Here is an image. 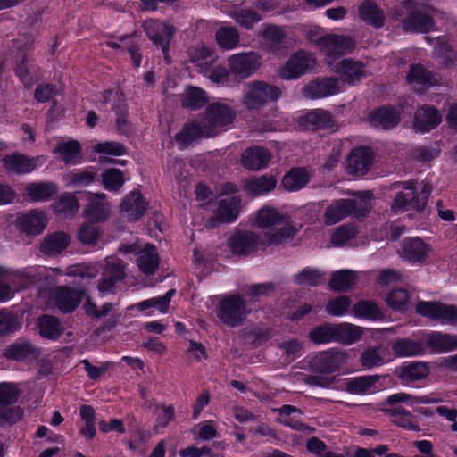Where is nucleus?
<instances>
[{
  "mask_svg": "<svg viewBox=\"0 0 457 457\" xmlns=\"http://www.w3.org/2000/svg\"><path fill=\"white\" fill-rule=\"evenodd\" d=\"M355 317L372 321L382 320L385 315L374 301L360 300L353 307Z\"/></svg>",
  "mask_w": 457,
  "mask_h": 457,
  "instance_id": "nucleus-49",
  "label": "nucleus"
},
{
  "mask_svg": "<svg viewBox=\"0 0 457 457\" xmlns=\"http://www.w3.org/2000/svg\"><path fill=\"white\" fill-rule=\"evenodd\" d=\"M58 193V186L53 181H35L27 184L25 194L33 203L50 201Z\"/></svg>",
  "mask_w": 457,
  "mask_h": 457,
  "instance_id": "nucleus-37",
  "label": "nucleus"
},
{
  "mask_svg": "<svg viewBox=\"0 0 457 457\" xmlns=\"http://www.w3.org/2000/svg\"><path fill=\"white\" fill-rule=\"evenodd\" d=\"M346 361V354L336 348L321 351L306 359L309 370L319 374L337 371Z\"/></svg>",
  "mask_w": 457,
  "mask_h": 457,
  "instance_id": "nucleus-10",
  "label": "nucleus"
},
{
  "mask_svg": "<svg viewBox=\"0 0 457 457\" xmlns=\"http://www.w3.org/2000/svg\"><path fill=\"white\" fill-rule=\"evenodd\" d=\"M295 233L296 230L293 226H284L274 233H265L261 245L262 246L280 245L287 239L294 237Z\"/></svg>",
  "mask_w": 457,
  "mask_h": 457,
  "instance_id": "nucleus-58",
  "label": "nucleus"
},
{
  "mask_svg": "<svg viewBox=\"0 0 457 457\" xmlns=\"http://www.w3.org/2000/svg\"><path fill=\"white\" fill-rule=\"evenodd\" d=\"M38 350L29 341L19 339L8 345L3 351V357L7 360L24 361L37 358Z\"/></svg>",
  "mask_w": 457,
  "mask_h": 457,
  "instance_id": "nucleus-36",
  "label": "nucleus"
},
{
  "mask_svg": "<svg viewBox=\"0 0 457 457\" xmlns=\"http://www.w3.org/2000/svg\"><path fill=\"white\" fill-rule=\"evenodd\" d=\"M407 192H398L392 203L391 211L395 214H400L404 212L413 210L422 212L428 201L431 194V187L424 185L420 192H418L412 184L406 187Z\"/></svg>",
  "mask_w": 457,
  "mask_h": 457,
  "instance_id": "nucleus-8",
  "label": "nucleus"
},
{
  "mask_svg": "<svg viewBox=\"0 0 457 457\" xmlns=\"http://www.w3.org/2000/svg\"><path fill=\"white\" fill-rule=\"evenodd\" d=\"M84 291L69 287H60L54 293V302L62 313L72 312L81 303Z\"/></svg>",
  "mask_w": 457,
  "mask_h": 457,
  "instance_id": "nucleus-31",
  "label": "nucleus"
},
{
  "mask_svg": "<svg viewBox=\"0 0 457 457\" xmlns=\"http://www.w3.org/2000/svg\"><path fill=\"white\" fill-rule=\"evenodd\" d=\"M345 389L353 395L374 394L397 385L391 374L363 375L345 379Z\"/></svg>",
  "mask_w": 457,
  "mask_h": 457,
  "instance_id": "nucleus-7",
  "label": "nucleus"
},
{
  "mask_svg": "<svg viewBox=\"0 0 457 457\" xmlns=\"http://www.w3.org/2000/svg\"><path fill=\"white\" fill-rule=\"evenodd\" d=\"M350 306V298L346 295H339L328 302L325 311L331 316L341 317L348 312Z\"/></svg>",
  "mask_w": 457,
  "mask_h": 457,
  "instance_id": "nucleus-63",
  "label": "nucleus"
},
{
  "mask_svg": "<svg viewBox=\"0 0 457 457\" xmlns=\"http://www.w3.org/2000/svg\"><path fill=\"white\" fill-rule=\"evenodd\" d=\"M112 110L115 113V126L118 133L129 136L132 132V125L129 120V105L125 94L118 92L116 98L112 103Z\"/></svg>",
  "mask_w": 457,
  "mask_h": 457,
  "instance_id": "nucleus-33",
  "label": "nucleus"
},
{
  "mask_svg": "<svg viewBox=\"0 0 457 457\" xmlns=\"http://www.w3.org/2000/svg\"><path fill=\"white\" fill-rule=\"evenodd\" d=\"M431 250V245L420 237H407L403 242L400 256L412 265H420L426 262Z\"/></svg>",
  "mask_w": 457,
  "mask_h": 457,
  "instance_id": "nucleus-17",
  "label": "nucleus"
},
{
  "mask_svg": "<svg viewBox=\"0 0 457 457\" xmlns=\"http://www.w3.org/2000/svg\"><path fill=\"white\" fill-rule=\"evenodd\" d=\"M237 118V110L225 99L210 103L204 112L205 129L215 137L218 129L231 125Z\"/></svg>",
  "mask_w": 457,
  "mask_h": 457,
  "instance_id": "nucleus-4",
  "label": "nucleus"
},
{
  "mask_svg": "<svg viewBox=\"0 0 457 457\" xmlns=\"http://www.w3.org/2000/svg\"><path fill=\"white\" fill-rule=\"evenodd\" d=\"M311 54L300 50L293 54L280 70V77L284 79H296L305 74L314 64Z\"/></svg>",
  "mask_w": 457,
  "mask_h": 457,
  "instance_id": "nucleus-14",
  "label": "nucleus"
},
{
  "mask_svg": "<svg viewBox=\"0 0 457 457\" xmlns=\"http://www.w3.org/2000/svg\"><path fill=\"white\" fill-rule=\"evenodd\" d=\"M361 335V328L351 323L334 324L325 322L311 329L308 334V339L317 345L329 343H340L349 345L359 341Z\"/></svg>",
  "mask_w": 457,
  "mask_h": 457,
  "instance_id": "nucleus-1",
  "label": "nucleus"
},
{
  "mask_svg": "<svg viewBox=\"0 0 457 457\" xmlns=\"http://www.w3.org/2000/svg\"><path fill=\"white\" fill-rule=\"evenodd\" d=\"M368 212L369 209L364 197L360 201L350 198L337 199L327 207L324 222L326 225H334L352 214L359 218L366 217Z\"/></svg>",
  "mask_w": 457,
  "mask_h": 457,
  "instance_id": "nucleus-6",
  "label": "nucleus"
},
{
  "mask_svg": "<svg viewBox=\"0 0 457 457\" xmlns=\"http://www.w3.org/2000/svg\"><path fill=\"white\" fill-rule=\"evenodd\" d=\"M40 156H29L20 152L4 155L1 162L4 169L16 175L29 174L40 165Z\"/></svg>",
  "mask_w": 457,
  "mask_h": 457,
  "instance_id": "nucleus-15",
  "label": "nucleus"
},
{
  "mask_svg": "<svg viewBox=\"0 0 457 457\" xmlns=\"http://www.w3.org/2000/svg\"><path fill=\"white\" fill-rule=\"evenodd\" d=\"M373 160L374 154L370 147H355L347 157L348 172L355 176H363L370 170Z\"/></svg>",
  "mask_w": 457,
  "mask_h": 457,
  "instance_id": "nucleus-18",
  "label": "nucleus"
},
{
  "mask_svg": "<svg viewBox=\"0 0 457 457\" xmlns=\"http://www.w3.org/2000/svg\"><path fill=\"white\" fill-rule=\"evenodd\" d=\"M21 328L19 318L16 314L5 309L0 310V336H8L16 332Z\"/></svg>",
  "mask_w": 457,
  "mask_h": 457,
  "instance_id": "nucleus-62",
  "label": "nucleus"
},
{
  "mask_svg": "<svg viewBox=\"0 0 457 457\" xmlns=\"http://www.w3.org/2000/svg\"><path fill=\"white\" fill-rule=\"evenodd\" d=\"M406 79L408 83L420 85L423 88H429L436 84L433 73L420 63L410 65Z\"/></svg>",
  "mask_w": 457,
  "mask_h": 457,
  "instance_id": "nucleus-46",
  "label": "nucleus"
},
{
  "mask_svg": "<svg viewBox=\"0 0 457 457\" xmlns=\"http://www.w3.org/2000/svg\"><path fill=\"white\" fill-rule=\"evenodd\" d=\"M124 278L125 271L122 265L119 263L107 265L103 270L97 288L104 294L112 292L117 282L121 281Z\"/></svg>",
  "mask_w": 457,
  "mask_h": 457,
  "instance_id": "nucleus-44",
  "label": "nucleus"
},
{
  "mask_svg": "<svg viewBox=\"0 0 457 457\" xmlns=\"http://www.w3.org/2000/svg\"><path fill=\"white\" fill-rule=\"evenodd\" d=\"M228 244L233 254L247 256L258 251L262 238L254 232L239 229L229 237Z\"/></svg>",
  "mask_w": 457,
  "mask_h": 457,
  "instance_id": "nucleus-13",
  "label": "nucleus"
},
{
  "mask_svg": "<svg viewBox=\"0 0 457 457\" xmlns=\"http://www.w3.org/2000/svg\"><path fill=\"white\" fill-rule=\"evenodd\" d=\"M241 200L237 196H230L220 199L218 203L214 216L209 220L211 226L214 227L221 223H233L239 216Z\"/></svg>",
  "mask_w": 457,
  "mask_h": 457,
  "instance_id": "nucleus-20",
  "label": "nucleus"
},
{
  "mask_svg": "<svg viewBox=\"0 0 457 457\" xmlns=\"http://www.w3.org/2000/svg\"><path fill=\"white\" fill-rule=\"evenodd\" d=\"M134 35L135 33L125 34L120 36L118 39L125 45V51L129 54L133 67L138 69L141 66L143 59L142 46L139 40L133 38Z\"/></svg>",
  "mask_w": 457,
  "mask_h": 457,
  "instance_id": "nucleus-55",
  "label": "nucleus"
},
{
  "mask_svg": "<svg viewBox=\"0 0 457 457\" xmlns=\"http://www.w3.org/2000/svg\"><path fill=\"white\" fill-rule=\"evenodd\" d=\"M389 406L383 408L382 411L391 418L392 424L408 431L421 430L416 417L410 411L397 404Z\"/></svg>",
  "mask_w": 457,
  "mask_h": 457,
  "instance_id": "nucleus-32",
  "label": "nucleus"
},
{
  "mask_svg": "<svg viewBox=\"0 0 457 457\" xmlns=\"http://www.w3.org/2000/svg\"><path fill=\"white\" fill-rule=\"evenodd\" d=\"M230 16L241 28L247 30L252 29L262 20V16L252 9H240Z\"/></svg>",
  "mask_w": 457,
  "mask_h": 457,
  "instance_id": "nucleus-60",
  "label": "nucleus"
},
{
  "mask_svg": "<svg viewBox=\"0 0 457 457\" xmlns=\"http://www.w3.org/2000/svg\"><path fill=\"white\" fill-rule=\"evenodd\" d=\"M283 221L284 215L270 206H264L260 209L256 216V224L258 228H268L274 225L281 224Z\"/></svg>",
  "mask_w": 457,
  "mask_h": 457,
  "instance_id": "nucleus-57",
  "label": "nucleus"
},
{
  "mask_svg": "<svg viewBox=\"0 0 457 457\" xmlns=\"http://www.w3.org/2000/svg\"><path fill=\"white\" fill-rule=\"evenodd\" d=\"M440 400L435 398L431 395H422V396H415L404 392L395 393L390 395L386 397L384 402L386 405H395L398 403H406L409 406H413L414 404H430L438 403Z\"/></svg>",
  "mask_w": 457,
  "mask_h": 457,
  "instance_id": "nucleus-51",
  "label": "nucleus"
},
{
  "mask_svg": "<svg viewBox=\"0 0 457 457\" xmlns=\"http://www.w3.org/2000/svg\"><path fill=\"white\" fill-rule=\"evenodd\" d=\"M54 153L62 156L65 164L77 165L80 163L82 159L81 145L74 139L58 143L54 148Z\"/></svg>",
  "mask_w": 457,
  "mask_h": 457,
  "instance_id": "nucleus-45",
  "label": "nucleus"
},
{
  "mask_svg": "<svg viewBox=\"0 0 457 457\" xmlns=\"http://www.w3.org/2000/svg\"><path fill=\"white\" fill-rule=\"evenodd\" d=\"M369 118L374 127L390 129L398 125L401 120V114L395 106L388 104L373 110Z\"/></svg>",
  "mask_w": 457,
  "mask_h": 457,
  "instance_id": "nucleus-35",
  "label": "nucleus"
},
{
  "mask_svg": "<svg viewBox=\"0 0 457 457\" xmlns=\"http://www.w3.org/2000/svg\"><path fill=\"white\" fill-rule=\"evenodd\" d=\"M416 310L423 317L439 320L450 325H457V305L445 304L441 302L420 301L418 303Z\"/></svg>",
  "mask_w": 457,
  "mask_h": 457,
  "instance_id": "nucleus-11",
  "label": "nucleus"
},
{
  "mask_svg": "<svg viewBox=\"0 0 457 457\" xmlns=\"http://www.w3.org/2000/svg\"><path fill=\"white\" fill-rule=\"evenodd\" d=\"M392 350L396 356L407 357L420 355L424 352L423 345L420 342L409 337L397 339L392 345Z\"/></svg>",
  "mask_w": 457,
  "mask_h": 457,
  "instance_id": "nucleus-54",
  "label": "nucleus"
},
{
  "mask_svg": "<svg viewBox=\"0 0 457 457\" xmlns=\"http://www.w3.org/2000/svg\"><path fill=\"white\" fill-rule=\"evenodd\" d=\"M70 244V237L62 232H54L45 237L40 244V252L48 256L62 253Z\"/></svg>",
  "mask_w": 457,
  "mask_h": 457,
  "instance_id": "nucleus-42",
  "label": "nucleus"
},
{
  "mask_svg": "<svg viewBox=\"0 0 457 457\" xmlns=\"http://www.w3.org/2000/svg\"><path fill=\"white\" fill-rule=\"evenodd\" d=\"M250 313L246 300L239 294L224 295L216 309L219 320L230 328L243 325Z\"/></svg>",
  "mask_w": 457,
  "mask_h": 457,
  "instance_id": "nucleus-3",
  "label": "nucleus"
},
{
  "mask_svg": "<svg viewBox=\"0 0 457 457\" xmlns=\"http://www.w3.org/2000/svg\"><path fill=\"white\" fill-rule=\"evenodd\" d=\"M259 64V57L253 52L235 54L228 58L229 71L241 79L250 77Z\"/></svg>",
  "mask_w": 457,
  "mask_h": 457,
  "instance_id": "nucleus-22",
  "label": "nucleus"
},
{
  "mask_svg": "<svg viewBox=\"0 0 457 457\" xmlns=\"http://www.w3.org/2000/svg\"><path fill=\"white\" fill-rule=\"evenodd\" d=\"M299 126L305 130L317 131L331 129L334 120L330 112L324 109H312L298 118Z\"/></svg>",
  "mask_w": 457,
  "mask_h": 457,
  "instance_id": "nucleus-24",
  "label": "nucleus"
},
{
  "mask_svg": "<svg viewBox=\"0 0 457 457\" xmlns=\"http://www.w3.org/2000/svg\"><path fill=\"white\" fill-rule=\"evenodd\" d=\"M148 202L139 190H133L127 194L120 203V212L126 215L130 222L140 220L148 208Z\"/></svg>",
  "mask_w": 457,
  "mask_h": 457,
  "instance_id": "nucleus-19",
  "label": "nucleus"
},
{
  "mask_svg": "<svg viewBox=\"0 0 457 457\" xmlns=\"http://www.w3.org/2000/svg\"><path fill=\"white\" fill-rule=\"evenodd\" d=\"M311 180V174L305 167L291 168L281 179V185L288 192L304 188Z\"/></svg>",
  "mask_w": 457,
  "mask_h": 457,
  "instance_id": "nucleus-40",
  "label": "nucleus"
},
{
  "mask_svg": "<svg viewBox=\"0 0 457 457\" xmlns=\"http://www.w3.org/2000/svg\"><path fill=\"white\" fill-rule=\"evenodd\" d=\"M430 373V368L424 361L403 362L395 368L393 378H397L403 385H409L426 378Z\"/></svg>",
  "mask_w": 457,
  "mask_h": 457,
  "instance_id": "nucleus-25",
  "label": "nucleus"
},
{
  "mask_svg": "<svg viewBox=\"0 0 457 457\" xmlns=\"http://www.w3.org/2000/svg\"><path fill=\"white\" fill-rule=\"evenodd\" d=\"M338 79L334 77L317 78L303 87V94L311 99H320L339 93Z\"/></svg>",
  "mask_w": 457,
  "mask_h": 457,
  "instance_id": "nucleus-26",
  "label": "nucleus"
},
{
  "mask_svg": "<svg viewBox=\"0 0 457 457\" xmlns=\"http://www.w3.org/2000/svg\"><path fill=\"white\" fill-rule=\"evenodd\" d=\"M409 293L404 288L391 290L386 298V304L395 312H404L408 308Z\"/></svg>",
  "mask_w": 457,
  "mask_h": 457,
  "instance_id": "nucleus-59",
  "label": "nucleus"
},
{
  "mask_svg": "<svg viewBox=\"0 0 457 457\" xmlns=\"http://www.w3.org/2000/svg\"><path fill=\"white\" fill-rule=\"evenodd\" d=\"M215 40L222 50H233L239 46L240 35L235 27H220L215 32Z\"/></svg>",
  "mask_w": 457,
  "mask_h": 457,
  "instance_id": "nucleus-50",
  "label": "nucleus"
},
{
  "mask_svg": "<svg viewBox=\"0 0 457 457\" xmlns=\"http://www.w3.org/2000/svg\"><path fill=\"white\" fill-rule=\"evenodd\" d=\"M17 230L26 236H38L47 226V218L43 211L33 209L17 215L14 221Z\"/></svg>",
  "mask_w": 457,
  "mask_h": 457,
  "instance_id": "nucleus-12",
  "label": "nucleus"
},
{
  "mask_svg": "<svg viewBox=\"0 0 457 457\" xmlns=\"http://www.w3.org/2000/svg\"><path fill=\"white\" fill-rule=\"evenodd\" d=\"M97 169L87 166L83 170L74 171L71 175L70 184L74 187H87L96 181Z\"/></svg>",
  "mask_w": 457,
  "mask_h": 457,
  "instance_id": "nucleus-61",
  "label": "nucleus"
},
{
  "mask_svg": "<svg viewBox=\"0 0 457 457\" xmlns=\"http://www.w3.org/2000/svg\"><path fill=\"white\" fill-rule=\"evenodd\" d=\"M188 57L190 62L197 67L198 72L202 75H207L208 71L218 59L216 50L205 45L189 48Z\"/></svg>",
  "mask_w": 457,
  "mask_h": 457,
  "instance_id": "nucleus-29",
  "label": "nucleus"
},
{
  "mask_svg": "<svg viewBox=\"0 0 457 457\" xmlns=\"http://www.w3.org/2000/svg\"><path fill=\"white\" fill-rule=\"evenodd\" d=\"M277 186V180L272 175H262L245 181V190L253 195H265L273 190Z\"/></svg>",
  "mask_w": 457,
  "mask_h": 457,
  "instance_id": "nucleus-47",
  "label": "nucleus"
},
{
  "mask_svg": "<svg viewBox=\"0 0 457 457\" xmlns=\"http://www.w3.org/2000/svg\"><path fill=\"white\" fill-rule=\"evenodd\" d=\"M38 332L41 337L56 341L63 334V328L58 318L43 314L37 320Z\"/></svg>",
  "mask_w": 457,
  "mask_h": 457,
  "instance_id": "nucleus-43",
  "label": "nucleus"
},
{
  "mask_svg": "<svg viewBox=\"0 0 457 457\" xmlns=\"http://www.w3.org/2000/svg\"><path fill=\"white\" fill-rule=\"evenodd\" d=\"M83 214L92 224L106 221L110 216V206L106 202V195L104 193L93 195L88 199Z\"/></svg>",
  "mask_w": 457,
  "mask_h": 457,
  "instance_id": "nucleus-27",
  "label": "nucleus"
},
{
  "mask_svg": "<svg viewBox=\"0 0 457 457\" xmlns=\"http://www.w3.org/2000/svg\"><path fill=\"white\" fill-rule=\"evenodd\" d=\"M203 137H212L211 133L195 120L186 122L181 130L174 136L179 149L188 148L194 142Z\"/></svg>",
  "mask_w": 457,
  "mask_h": 457,
  "instance_id": "nucleus-28",
  "label": "nucleus"
},
{
  "mask_svg": "<svg viewBox=\"0 0 457 457\" xmlns=\"http://www.w3.org/2000/svg\"><path fill=\"white\" fill-rule=\"evenodd\" d=\"M360 362L362 367L372 369L384 364V358L378 347H370L365 349L360 357Z\"/></svg>",
  "mask_w": 457,
  "mask_h": 457,
  "instance_id": "nucleus-64",
  "label": "nucleus"
},
{
  "mask_svg": "<svg viewBox=\"0 0 457 457\" xmlns=\"http://www.w3.org/2000/svg\"><path fill=\"white\" fill-rule=\"evenodd\" d=\"M337 72L341 80L351 86L359 83L366 76L364 63L351 58L344 59L338 64Z\"/></svg>",
  "mask_w": 457,
  "mask_h": 457,
  "instance_id": "nucleus-38",
  "label": "nucleus"
},
{
  "mask_svg": "<svg viewBox=\"0 0 457 457\" xmlns=\"http://www.w3.org/2000/svg\"><path fill=\"white\" fill-rule=\"evenodd\" d=\"M13 71L23 87L29 89L39 79L41 69L26 53H22L15 56Z\"/></svg>",
  "mask_w": 457,
  "mask_h": 457,
  "instance_id": "nucleus-16",
  "label": "nucleus"
},
{
  "mask_svg": "<svg viewBox=\"0 0 457 457\" xmlns=\"http://www.w3.org/2000/svg\"><path fill=\"white\" fill-rule=\"evenodd\" d=\"M359 15L366 24L375 29H380L385 25V13L372 0H364L361 3L359 7Z\"/></svg>",
  "mask_w": 457,
  "mask_h": 457,
  "instance_id": "nucleus-41",
  "label": "nucleus"
},
{
  "mask_svg": "<svg viewBox=\"0 0 457 457\" xmlns=\"http://www.w3.org/2000/svg\"><path fill=\"white\" fill-rule=\"evenodd\" d=\"M102 184L109 192L119 191L125 184L124 173L118 168H109L103 171Z\"/></svg>",
  "mask_w": 457,
  "mask_h": 457,
  "instance_id": "nucleus-56",
  "label": "nucleus"
},
{
  "mask_svg": "<svg viewBox=\"0 0 457 457\" xmlns=\"http://www.w3.org/2000/svg\"><path fill=\"white\" fill-rule=\"evenodd\" d=\"M271 156L270 151L266 147L253 145L243 152L241 161L245 169L260 170L269 165Z\"/></svg>",
  "mask_w": 457,
  "mask_h": 457,
  "instance_id": "nucleus-30",
  "label": "nucleus"
},
{
  "mask_svg": "<svg viewBox=\"0 0 457 457\" xmlns=\"http://www.w3.org/2000/svg\"><path fill=\"white\" fill-rule=\"evenodd\" d=\"M407 16L401 21L405 33L428 34L436 29V21L425 5L418 0H404L402 3Z\"/></svg>",
  "mask_w": 457,
  "mask_h": 457,
  "instance_id": "nucleus-2",
  "label": "nucleus"
},
{
  "mask_svg": "<svg viewBox=\"0 0 457 457\" xmlns=\"http://www.w3.org/2000/svg\"><path fill=\"white\" fill-rule=\"evenodd\" d=\"M136 262L139 270L145 276L154 275L160 264V256L155 245L146 244L137 253Z\"/></svg>",
  "mask_w": 457,
  "mask_h": 457,
  "instance_id": "nucleus-39",
  "label": "nucleus"
},
{
  "mask_svg": "<svg viewBox=\"0 0 457 457\" xmlns=\"http://www.w3.org/2000/svg\"><path fill=\"white\" fill-rule=\"evenodd\" d=\"M320 43L326 55L334 60L352 52L355 47L354 41L348 36L327 35L320 37Z\"/></svg>",
  "mask_w": 457,
  "mask_h": 457,
  "instance_id": "nucleus-23",
  "label": "nucleus"
},
{
  "mask_svg": "<svg viewBox=\"0 0 457 457\" xmlns=\"http://www.w3.org/2000/svg\"><path fill=\"white\" fill-rule=\"evenodd\" d=\"M426 346L435 353L453 352L457 349V337L440 331H429L424 336Z\"/></svg>",
  "mask_w": 457,
  "mask_h": 457,
  "instance_id": "nucleus-34",
  "label": "nucleus"
},
{
  "mask_svg": "<svg viewBox=\"0 0 457 457\" xmlns=\"http://www.w3.org/2000/svg\"><path fill=\"white\" fill-rule=\"evenodd\" d=\"M324 276L325 273L318 268L304 267L294 275V282L299 286L315 287L323 283Z\"/></svg>",
  "mask_w": 457,
  "mask_h": 457,
  "instance_id": "nucleus-53",
  "label": "nucleus"
},
{
  "mask_svg": "<svg viewBox=\"0 0 457 457\" xmlns=\"http://www.w3.org/2000/svg\"><path fill=\"white\" fill-rule=\"evenodd\" d=\"M441 122L442 114L434 105L426 104L415 112L413 125L419 132L428 133L437 128Z\"/></svg>",
  "mask_w": 457,
  "mask_h": 457,
  "instance_id": "nucleus-21",
  "label": "nucleus"
},
{
  "mask_svg": "<svg viewBox=\"0 0 457 457\" xmlns=\"http://www.w3.org/2000/svg\"><path fill=\"white\" fill-rule=\"evenodd\" d=\"M208 103L207 93L197 87H188L181 99V104L184 108L190 111H197Z\"/></svg>",
  "mask_w": 457,
  "mask_h": 457,
  "instance_id": "nucleus-48",
  "label": "nucleus"
},
{
  "mask_svg": "<svg viewBox=\"0 0 457 457\" xmlns=\"http://www.w3.org/2000/svg\"><path fill=\"white\" fill-rule=\"evenodd\" d=\"M357 279L356 273L350 270H340L332 273L329 287L335 292H346Z\"/></svg>",
  "mask_w": 457,
  "mask_h": 457,
  "instance_id": "nucleus-52",
  "label": "nucleus"
},
{
  "mask_svg": "<svg viewBox=\"0 0 457 457\" xmlns=\"http://www.w3.org/2000/svg\"><path fill=\"white\" fill-rule=\"evenodd\" d=\"M143 29L152 43L162 49L165 62L170 64L171 62L170 46L176 33L175 26L159 20L149 19L144 21Z\"/></svg>",
  "mask_w": 457,
  "mask_h": 457,
  "instance_id": "nucleus-9",
  "label": "nucleus"
},
{
  "mask_svg": "<svg viewBox=\"0 0 457 457\" xmlns=\"http://www.w3.org/2000/svg\"><path fill=\"white\" fill-rule=\"evenodd\" d=\"M281 95L280 87L262 80H254L248 83L243 104L250 111L259 110L269 103H277Z\"/></svg>",
  "mask_w": 457,
  "mask_h": 457,
  "instance_id": "nucleus-5",
  "label": "nucleus"
}]
</instances>
